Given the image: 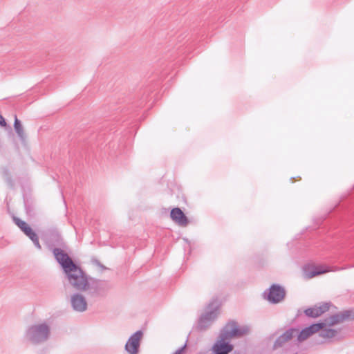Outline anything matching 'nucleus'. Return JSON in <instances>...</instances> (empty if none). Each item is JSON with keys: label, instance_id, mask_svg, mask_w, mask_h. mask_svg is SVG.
I'll return each instance as SVG.
<instances>
[{"label": "nucleus", "instance_id": "nucleus-1", "mask_svg": "<svg viewBox=\"0 0 354 354\" xmlns=\"http://www.w3.org/2000/svg\"><path fill=\"white\" fill-rule=\"evenodd\" d=\"M69 283L77 290L86 291L89 277L82 268L69 256L57 263Z\"/></svg>", "mask_w": 354, "mask_h": 354}, {"label": "nucleus", "instance_id": "nucleus-2", "mask_svg": "<svg viewBox=\"0 0 354 354\" xmlns=\"http://www.w3.org/2000/svg\"><path fill=\"white\" fill-rule=\"evenodd\" d=\"M42 239L57 263L69 257L65 251L67 245L57 228L50 227L44 231Z\"/></svg>", "mask_w": 354, "mask_h": 354}, {"label": "nucleus", "instance_id": "nucleus-3", "mask_svg": "<svg viewBox=\"0 0 354 354\" xmlns=\"http://www.w3.org/2000/svg\"><path fill=\"white\" fill-rule=\"evenodd\" d=\"M219 306L220 304L218 298L213 297L206 306L205 312L200 316L198 320L196 327L198 330L204 331L212 324V322L217 317Z\"/></svg>", "mask_w": 354, "mask_h": 354}, {"label": "nucleus", "instance_id": "nucleus-4", "mask_svg": "<svg viewBox=\"0 0 354 354\" xmlns=\"http://www.w3.org/2000/svg\"><path fill=\"white\" fill-rule=\"evenodd\" d=\"M49 335V326L46 323H42L29 326L24 334V337L33 344H39L46 341Z\"/></svg>", "mask_w": 354, "mask_h": 354}, {"label": "nucleus", "instance_id": "nucleus-5", "mask_svg": "<svg viewBox=\"0 0 354 354\" xmlns=\"http://www.w3.org/2000/svg\"><path fill=\"white\" fill-rule=\"evenodd\" d=\"M247 326H240L236 321H230L222 328L218 335L225 341H230L232 337H239L249 332Z\"/></svg>", "mask_w": 354, "mask_h": 354}, {"label": "nucleus", "instance_id": "nucleus-6", "mask_svg": "<svg viewBox=\"0 0 354 354\" xmlns=\"http://www.w3.org/2000/svg\"><path fill=\"white\" fill-rule=\"evenodd\" d=\"M285 297V288L278 283H272L263 292V297L272 304H276L281 302Z\"/></svg>", "mask_w": 354, "mask_h": 354}, {"label": "nucleus", "instance_id": "nucleus-7", "mask_svg": "<svg viewBox=\"0 0 354 354\" xmlns=\"http://www.w3.org/2000/svg\"><path fill=\"white\" fill-rule=\"evenodd\" d=\"M12 221L20 230L32 241L35 247L38 250H41V246L39 243V236L31 226L20 218L15 216L14 214L12 215Z\"/></svg>", "mask_w": 354, "mask_h": 354}, {"label": "nucleus", "instance_id": "nucleus-8", "mask_svg": "<svg viewBox=\"0 0 354 354\" xmlns=\"http://www.w3.org/2000/svg\"><path fill=\"white\" fill-rule=\"evenodd\" d=\"M110 288L111 286L108 281L89 277L87 290H88V293L91 295H104L107 292Z\"/></svg>", "mask_w": 354, "mask_h": 354}, {"label": "nucleus", "instance_id": "nucleus-9", "mask_svg": "<svg viewBox=\"0 0 354 354\" xmlns=\"http://www.w3.org/2000/svg\"><path fill=\"white\" fill-rule=\"evenodd\" d=\"M23 189V202L25 213L30 219L34 218L37 216V207L35 201L32 196L29 188L22 187Z\"/></svg>", "mask_w": 354, "mask_h": 354}, {"label": "nucleus", "instance_id": "nucleus-10", "mask_svg": "<svg viewBox=\"0 0 354 354\" xmlns=\"http://www.w3.org/2000/svg\"><path fill=\"white\" fill-rule=\"evenodd\" d=\"M142 335V331L138 330L129 337L125 344V350L129 354L138 353Z\"/></svg>", "mask_w": 354, "mask_h": 354}, {"label": "nucleus", "instance_id": "nucleus-11", "mask_svg": "<svg viewBox=\"0 0 354 354\" xmlns=\"http://www.w3.org/2000/svg\"><path fill=\"white\" fill-rule=\"evenodd\" d=\"M347 319H354V309L350 308L330 315L328 322V326L332 327Z\"/></svg>", "mask_w": 354, "mask_h": 354}, {"label": "nucleus", "instance_id": "nucleus-12", "mask_svg": "<svg viewBox=\"0 0 354 354\" xmlns=\"http://www.w3.org/2000/svg\"><path fill=\"white\" fill-rule=\"evenodd\" d=\"M234 349V345L230 341H225L218 337L212 346L211 354H229Z\"/></svg>", "mask_w": 354, "mask_h": 354}, {"label": "nucleus", "instance_id": "nucleus-13", "mask_svg": "<svg viewBox=\"0 0 354 354\" xmlns=\"http://www.w3.org/2000/svg\"><path fill=\"white\" fill-rule=\"evenodd\" d=\"M296 332H298L297 328L290 327L282 334H281L274 341L272 345V349L277 350L286 346L295 336Z\"/></svg>", "mask_w": 354, "mask_h": 354}, {"label": "nucleus", "instance_id": "nucleus-14", "mask_svg": "<svg viewBox=\"0 0 354 354\" xmlns=\"http://www.w3.org/2000/svg\"><path fill=\"white\" fill-rule=\"evenodd\" d=\"M331 306V302H324L319 306L315 305L312 307H308L304 310L305 315L310 318H317L328 311Z\"/></svg>", "mask_w": 354, "mask_h": 354}, {"label": "nucleus", "instance_id": "nucleus-15", "mask_svg": "<svg viewBox=\"0 0 354 354\" xmlns=\"http://www.w3.org/2000/svg\"><path fill=\"white\" fill-rule=\"evenodd\" d=\"M73 309L76 312H84L87 309V302L85 297L80 292L74 293L71 297Z\"/></svg>", "mask_w": 354, "mask_h": 354}, {"label": "nucleus", "instance_id": "nucleus-16", "mask_svg": "<svg viewBox=\"0 0 354 354\" xmlns=\"http://www.w3.org/2000/svg\"><path fill=\"white\" fill-rule=\"evenodd\" d=\"M170 218L180 226H186L189 220L185 213L179 207H174L170 212Z\"/></svg>", "mask_w": 354, "mask_h": 354}, {"label": "nucleus", "instance_id": "nucleus-17", "mask_svg": "<svg viewBox=\"0 0 354 354\" xmlns=\"http://www.w3.org/2000/svg\"><path fill=\"white\" fill-rule=\"evenodd\" d=\"M327 270L322 266H306L304 268V273L308 279L324 274Z\"/></svg>", "mask_w": 354, "mask_h": 354}, {"label": "nucleus", "instance_id": "nucleus-18", "mask_svg": "<svg viewBox=\"0 0 354 354\" xmlns=\"http://www.w3.org/2000/svg\"><path fill=\"white\" fill-rule=\"evenodd\" d=\"M13 127H14L15 131L17 133L21 144H23L24 145H26V135L24 131V128L21 124V122L18 119L17 115H15V116H14Z\"/></svg>", "mask_w": 354, "mask_h": 354}, {"label": "nucleus", "instance_id": "nucleus-19", "mask_svg": "<svg viewBox=\"0 0 354 354\" xmlns=\"http://www.w3.org/2000/svg\"><path fill=\"white\" fill-rule=\"evenodd\" d=\"M296 333H297V342L298 343H300L308 339L313 334L316 333V331L311 324L310 326H306L304 328L301 329L300 331L298 330V332Z\"/></svg>", "mask_w": 354, "mask_h": 354}, {"label": "nucleus", "instance_id": "nucleus-20", "mask_svg": "<svg viewBox=\"0 0 354 354\" xmlns=\"http://www.w3.org/2000/svg\"><path fill=\"white\" fill-rule=\"evenodd\" d=\"M1 173H2V175H3V178H5L7 184L11 188H13L15 186V183H14L13 179L12 178L9 169L6 167H3L1 169Z\"/></svg>", "mask_w": 354, "mask_h": 354}, {"label": "nucleus", "instance_id": "nucleus-21", "mask_svg": "<svg viewBox=\"0 0 354 354\" xmlns=\"http://www.w3.org/2000/svg\"><path fill=\"white\" fill-rule=\"evenodd\" d=\"M337 334V330L330 327H327L326 329H323L319 334V337L324 338H333Z\"/></svg>", "mask_w": 354, "mask_h": 354}, {"label": "nucleus", "instance_id": "nucleus-22", "mask_svg": "<svg viewBox=\"0 0 354 354\" xmlns=\"http://www.w3.org/2000/svg\"><path fill=\"white\" fill-rule=\"evenodd\" d=\"M328 319H326L324 320H319L316 323H313L312 325L316 333L321 332L323 329H326L328 327Z\"/></svg>", "mask_w": 354, "mask_h": 354}, {"label": "nucleus", "instance_id": "nucleus-23", "mask_svg": "<svg viewBox=\"0 0 354 354\" xmlns=\"http://www.w3.org/2000/svg\"><path fill=\"white\" fill-rule=\"evenodd\" d=\"M197 32L194 30L192 34H187L185 37H182V35H180L178 38V40L180 43H183V45L187 43L189 40L194 41L196 38Z\"/></svg>", "mask_w": 354, "mask_h": 354}, {"label": "nucleus", "instance_id": "nucleus-24", "mask_svg": "<svg viewBox=\"0 0 354 354\" xmlns=\"http://www.w3.org/2000/svg\"><path fill=\"white\" fill-rule=\"evenodd\" d=\"M298 345L295 343L288 344V348L284 349V353L286 354H298L297 352Z\"/></svg>", "mask_w": 354, "mask_h": 354}, {"label": "nucleus", "instance_id": "nucleus-25", "mask_svg": "<svg viewBox=\"0 0 354 354\" xmlns=\"http://www.w3.org/2000/svg\"><path fill=\"white\" fill-rule=\"evenodd\" d=\"M147 100H148V95H146L145 93H144L143 95L138 101V102L137 104V106L142 107V106H144L145 103L147 101Z\"/></svg>", "mask_w": 354, "mask_h": 354}, {"label": "nucleus", "instance_id": "nucleus-26", "mask_svg": "<svg viewBox=\"0 0 354 354\" xmlns=\"http://www.w3.org/2000/svg\"><path fill=\"white\" fill-rule=\"evenodd\" d=\"M186 346L187 343L185 342L184 345L178 348L173 354H184Z\"/></svg>", "mask_w": 354, "mask_h": 354}, {"label": "nucleus", "instance_id": "nucleus-27", "mask_svg": "<svg viewBox=\"0 0 354 354\" xmlns=\"http://www.w3.org/2000/svg\"><path fill=\"white\" fill-rule=\"evenodd\" d=\"M93 263L95 265H96L97 266H98L100 268H102V270H106L107 269V268L106 266H104V265H102L98 259L93 260Z\"/></svg>", "mask_w": 354, "mask_h": 354}, {"label": "nucleus", "instance_id": "nucleus-28", "mask_svg": "<svg viewBox=\"0 0 354 354\" xmlns=\"http://www.w3.org/2000/svg\"><path fill=\"white\" fill-rule=\"evenodd\" d=\"M165 59H167V55H165Z\"/></svg>", "mask_w": 354, "mask_h": 354}]
</instances>
